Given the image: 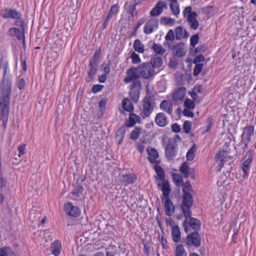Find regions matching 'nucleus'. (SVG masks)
<instances>
[{
  "mask_svg": "<svg viewBox=\"0 0 256 256\" xmlns=\"http://www.w3.org/2000/svg\"><path fill=\"white\" fill-rule=\"evenodd\" d=\"M25 34V30H22L16 27L10 28L6 32V36L10 37H16L18 40H22L24 35Z\"/></svg>",
  "mask_w": 256,
  "mask_h": 256,
  "instance_id": "4468645a",
  "label": "nucleus"
},
{
  "mask_svg": "<svg viewBox=\"0 0 256 256\" xmlns=\"http://www.w3.org/2000/svg\"><path fill=\"white\" fill-rule=\"evenodd\" d=\"M172 130L174 132H180L181 131V128L178 123H174L172 125Z\"/></svg>",
  "mask_w": 256,
  "mask_h": 256,
  "instance_id": "338daca9",
  "label": "nucleus"
},
{
  "mask_svg": "<svg viewBox=\"0 0 256 256\" xmlns=\"http://www.w3.org/2000/svg\"><path fill=\"white\" fill-rule=\"evenodd\" d=\"M201 242V236L196 231L188 234L186 237V244L188 246L198 248L200 246Z\"/></svg>",
  "mask_w": 256,
  "mask_h": 256,
  "instance_id": "423d86ee",
  "label": "nucleus"
},
{
  "mask_svg": "<svg viewBox=\"0 0 256 256\" xmlns=\"http://www.w3.org/2000/svg\"><path fill=\"white\" fill-rule=\"evenodd\" d=\"M227 152L224 150L219 151L216 155V160L220 161L218 166L219 167L218 171H220L222 168L224 166V164L227 160Z\"/></svg>",
  "mask_w": 256,
  "mask_h": 256,
  "instance_id": "412c9836",
  "label": "nucleus"
},
{
  "mask_svg": "<svg viewBox=\"0 0 256 256\" xmlns=\"http://www.w3.org/2000/svg\"><path fill=\"white\" fill-rule=\"evenodd\" d=\"M173 55L176 57H182L186 54L184 50V44L180 42L176 45H174L172 48Z\"/></svg>",
  "mask_w": 256,
  "mask_h": 256,
  "instance_id": "dca6fc26",
  "label": "nucleus"
},
{
  "mask_svg": "<svg viewBox=\"0 0 256 256\" xmlns=\"http://www.w3.org/2000/svg\"><path fill=\"white\" fill-rule=\"evenodd\" d=\"M172 240L175 242H178L181 237L180 231V227L176 225L172 227Z\"/></svg>",
  "mask_w": 256,
  "mask_h": 256,
  "instance_id": "cd10ccee",
  "label": "nucleus"
},
{
  "mask_svg": "<svg viewBox=\"0 0 256 256\" xmlns=\"http://www.w3.org/2000/svg\"><path fill=\"white\" fill-rule=\"evenodd\" d=\"M174 22V20L170 18L162 16L160 18V23L164 26H172Z\"/></svg>",
  "mask_w": 256,
  "mask_h": 256,
  "instance_id": "a19ab883",
  "label": "nucleus"
},
{
  "mask_svg": "<svg viewBox=\"0 0 256 256\" xmlns=\"http://www.w3.org/2000/svg\"><path fill=\"white\" fill-rule=\"evenodd\" d=\"M199 38V35L198 34L192 36L190 38V45L192 47H194L198 43Z\"/></svg>",
  "mask_w": 256,
  "mask_h": 256,
  "instance_id": "4d7b16f0",
  "label": "nucleus"
},
{
  "mask_svg": "<svg viewBox=\"0 0 256 256\" xmlns=\"http://www.w3.org/2000/svg\"><path fill=\"white\" fill-rule=\"evenodd\" d=\"M172 179L175 184L178 186H180L183 184L184 180L182 177L179 174H173Z\"/></svg>",
  "mask_w": 256,
  "mask_h": 256,
  "instance_id": "37998d69",
  "label": "nucleus"
},
{
  "mask_svg": "<svg viewBox=\"0 0 256 256\" xmlns=\"http://www.w3.org/2000/svg\"><path fill=\"white\" fill-rule=\"evenodd\" d=\"M14 25L15 26L20 27V29H22V30H25V23L24 18H22V13L20 15L18 16L17 18L14 19Z\"/></svg>",
  "mask_w": 256,
  "mask_h": 256,
  "instance_id": "72a5a7b5",
  "label": "nucleus"
},
{
  "mask_svg": "<svg viewBox=\"0 0 256 256\" xmlns=\"http://www.w3.org/2000/svg\"><path fill=\"white\" fill-rule=\"evenodd\" d=\"M167 8L168 6L166 2L163 0L159 1L150 10V15L152 16H158L162 12L164 9H166Z\"/></svg>",
  "mask_w": 256,
  "mask_h": 256,
  "instance_id": "ddd939ff",
  "label": "nucleus"
},
{
  "mask_svg": "<svg viewBox=\"0 0 256 256\" xmlns=\"http://www.w3.org/2000/svg\"><path fill=\"white\" fill-rule=\"evenodd\" d=\"M176 38L177 40H180L182 38H187L188 36V33L186 30L183 29L182 26H178L175 29Z\"/></svg>",
  "mask_w": 256,
  "mask_h": 256,
  "instance_id": "b1692460",
  "label": "nucleus"
},
{
  "mask_svg": "<svg viewBox=\"0 0 256 256\" xmlns=\"http://www.w3.org/2000/svg\"><path fill=\"white\" fill-rule=\"evenodd\" d=\"M254 126L252 125L247 126L244 128L243 132L240 136L241 140L250 142L251 136L254 134Z\"/></svg>",
  "mask_w": 256,
  "mask_h": 256,
  "instance_id": "f3484780",
  "label": "nucleus"
},
{
  "mask_svg": "<svg viewBox=\"0 0 256 256\" xmlns=\"http://www.w3.org/2000/svg\"><path fill=\"white\" fill-rule=\"evenodd\" d=\"M146 152L148 154V160L152 164H158L156 159L158 158L159 154L155 148L148 147Z\"/></svg>",
  "mask_w": 256,
  "mask_h": 256,
  "instance_id": "aec40b11",
  "label": "nucleus"
},
{
  "mask_svg": "<svg viewBox=\"0 0 256 256\" xmlns=\"http://www.w3.org/2000/svg\"><path fill=\"white\" fill-rule=\"evenodd\" d=\"M132 81L133 82L131 86V90H138V92H139L142 86L140 81L138 80H135Z\"/></svg>",
  "mask_w": 256,
  "mask_h": 256,
  "instance_id": "6e6d98bb",
  "label": "nucleus"
},
{
  "mask_svg": "<svg viewBox=\"0 0 256 256\" xmlns=\"http://www.w3.org/2000/svg\"><path fill=\"white\" fill-rule=\"evenodd\" d=\"M122 105L124 109L130 113L134 110V105L128 98L123 99Z\"/></svg>",
  "mask_w": 256,
  "mask_h": 256,
  "instance_id": "7c9ffc66",
  "label": "nucleus"
},
{
  "mask_svg": "<svg viewBox=\"0 0 256 256\" xmlns=\"http://www.w3.org/2000/svg\"><path fill=\"white\" fill-rule=\"evenodd\" d=\"M21 12L16 9L5 8L0 10V14L4 19L14 20L20 15Z\"/></svg>",
  "mask_w": 256,
  "mask_h": 256,
  "instance_id": "9b49d317",
  "label": "nucleus"
},
{
  "mask_svg": "<svg viewBox=\"0 0 256 256\" xmlns=\"http://www.w3.org/2000/svg\"><path fill=\"white\" fill-rule=\"evenodd\" d=\"M64 210L66 214L70 217L77 218L81 214L80 208L74 206L71 202H68L64 204Z\"/></svg>",
  "mask_w": 256,
  "mask_h": 256,
  "instance_id": "1a4fd4ad",
  "label": "nucleus"
},
{
  "mask_svg": "<svg viewBox=\"0 0 256 256\" xmlns=\"http://www.w3.org/2000/svg\"><path fill=\"white\" fill-rule=\"evenodd\" d=\"M133 47L134 50L138 53H144V45L138 39L134 41Z\"/></svg>",
  "mask_w": 256,
  "mask_h": 256,
  "instance_id": "473e14b6",
  "label": "nucleus"
},
{
  "mask_svg": "<svg viewBox=\"0 0 256 256\" xmlns=\"http://www.w3.org/2000/svg\"><path fill=\"white\" fill-rule=\"evenodd\" d=\"M170 7L172 14L178 17L180 12L178 4V2L170 4Z\"/></svg>",
  "mask_w": 256,
  "mask_h": 256,
  "instance_id": "ea45409f",
  "label": "nucleus"
},
{
  "mask_svg": "<svg viewBox=\"0 0 256 256\" xmlns=\"http://www.w3.org/2000/svg\"><path fill=\"white\" fill-rule=\"evenodd\" d=\"M104 86L102 84H94L92 88L91 91L94 94H96L102 90Z\"/></svg>",
  "mask_w": 256,
  "mask_h": 256,
  "instance_id": "13d9d810",
  "label": "nucleus"
},
{
  "mask_svg": "<svg viewBox=\"0 0 256 256\" xmlns=\"http://www.w3.org/2000/svg\"><path fill=\"white\" fill-rule=\"evenodd\" d=\"M182 186H183L182 190L183 193L184 192H190L193 191L192 185L189 181H186L184 183L183 182V184Z\"/></svg>",
  "mask_w": 256,
  "mask_h": 256,
  "instance_id": "603ef678",
  "label": "nucleus"
},
{
  "mask_svg": "<svg viewBox=\"0 0 256 256\" xmlns=\"http://www.w3.org/2000/svg\"><path fill=\"white\" fill-rule=\"evenodd\" d=\"M194 68L193 74L195 76H197L202 72L204 68L203 64H196Z\"/></svg>",
  "mask_w": 256,
  "mask_h": 256,
  "instance_id": "a18cd8bd",
  "label": "nucleus"
},
{
  "mask_svg": "<svg viewBox=\"0 0 256 256\" xmlns=\"http://www.w3.org/2000/svg\"><path fill=\"white\" fill-rule=\"evenodd\" d=\"M178 144L176 142H169L165 148L166 157L168 160H172L176 156Z\"/></svg>",
  "mask_w": 256,
  "mask_h": 256,
  "instance_id": "9d476101",
  "label": "nucleus"
},
{
  "mask_svg": "<svg viewBox=\"0 0 256 256\" xmlns=\"http://www.w3.org/2000/svg\"><path fill=\"white\" fill-rule=\"evenodd\" d=\"M142 132V128L140 126H136L134 130L131 132L130 138L136 140L140 136Z\"/></svg>",
  "mask_w": 256,
  "mask_h": 256,
  "instance_id": "c9c22d12",
  "label": "nucleus"
},
{
  "mask_svg": "<svg viewBox=\"0 0 256 256\" xmlns=\"http://www.w3.org/2000/svg\"><path fill=\"white\" fill-rule=\"evenodd\" d=\"M213 6H208L202 8V12L203 14H210L213 12Z\"/></svg>",
  "mask_w": 256,
  "mask_h": 256,
  "instance_id": "bf43d9fd",
  "label": "nucleus"
},
{
  "mask_svg": "<svg viewBox=\"0 0 256 256\" xmlns=\"http://www.w3.org/2000/svg\"><path fill=\"white\" fill-rule=\"evenodd\" d=\"M108 102V99L106 98H102L99 102V107L102 110L105 109L106 104Z\"/></svg>",
  "mask_w": 256,
  "mask_h": 256,
  "instance_id": "69168bd1",
  "label": "nucleus"
},
{
  "mask_svg": "<svg viewBox=\"0 0 256 256\" xmlns=\"http://www.w3.org/2000/svg\"><path fill=\"white\" fill-rule=\"evenodd\" d=\"M156 124L160 127H164L168 125V121L166 115L163 112L158 113L154 118Z\"/></svg>",
  "mask_w": 256,
  "mask_h": 256,
  "instance_id": "4be33fe9",
  "label": "nucleus"
},
{
  "mask_svg": "<svg viewBox=\"0 0 256 256\" xmlns=\"http://www.w3.org/2000/svg\"><path fill=\"white\" fill-rule=\"evenodd\" d=\"M185 108L194 109L195 108V102L190 98H186L184 102Z\"/></svg>",
  "mask_w": 256,
  "mask_h": 256,
  "instance_id": "49530a36",
  "label": "nucleus"
},
{
  "mask_svg": "<svg viewBox=\"0 0 256 256\" xmlns=\"http://www.w3.org/2000/svg\"><path fill=\"white\" fill-rule=\"evenodd\" d=\"M158 21L157 19L151 18L148 20L146 23L144 32L146 34H149L153 32L155 30L158 29Z\"/></svg>",
  "mask_w": 256,
  "mask_h": 256,
  "instance_id": "f8f14e48",
  "label": "nucleus"
},
{
  "mask_svg": "<svg viewBox=\"0 0 256 256\" xmlns=\"http://www.w3.org/2000/svg\"><path fill=\"white\" fill-rule=\"evenodd\" d=\"M119 8L120 6L118 4H116L112 6L108 12V16L112 18L116 14L118 13Z\"/></svg>",
  "mask_w": 256,
  "mask_h": 256,
  "instance_id": "79ce46f5",
  "label": "nucleus"
},
{
  "mask_svg": "<svg viewBox=\"0 0 256 256\" xmlns=\"http://www.w3.org/2000/svg\"><path fill=\"white\" fill-rule=\"evenodd\" d=\"M160 109L167 112L169 114H171L173 112L172 104L168 100H162L160 104Z\"/></svg>",
  "mask_w": 256,
  "mask_h": 256,
  "instance_id": "bb28decb",
  "label": "nucleus"
},
{
  "mask_svg": "<svg viewBox=\"0 0 256 256\" xmlns=\"http://www.w3.org/2000/svg\"><path fill=\"white\" fill-rule=\"evenodd\" d=\"M25 84V80L23 78H19L16 82L18 88L20 90L24 89Z\"/></svg>",
  "mask_w": 256,
  "mask_h": 256,
  "instance_id": "052dcab7",
  "label": "nucleus"
},
{
  "mask_svg": "<svg viewBox=\"0 0 256 256\" xmlns=\"http://www.w3.org/2000/svg\"><path fill=\"white\" fill-rule=\"evenodd\" d=\"M16 256L15 252L9 246H4L0 248V256Z\"/></svg>",
  "mask_w": 256,
  "mask_h": 256,
  "instance_id": "c756f323",
  "label": "nucleus"
},
{
  "mask_svg": "<svg viewBox=\"0 0 256 256\" xmlns=\"http://www.w3.org/2000/svg\"><path fill=\"white\" fill-rule=\"evenodd\" d=\"M6 184V180L4 178L2 174L0 173V189L5 187Z\"/></svg>",
  "mask_w": 256,
  "mask_h": 256,
  "instance_id": "774afa93",
  "label": "nucleus"
},
{
  "mask_svg": "<svg viewBox=\"0 0 256 256\" xmlns=\"http://www.w3.org/2000/svg\"><path fill=\"white\" fill-rule=\"evenodd\" d=\"M198 14L196 12L187 16V21L188 22L190 27L191 29L196 30L199 26V23L196 20Z\"/></svg>",
  "mask_w": 256,
  "mask_h": 256,
  "instance_id": "a211bd4d",
  "label": "nucleus"
},
{
  "mask_svg": "<svg viewBox=\"0 0 256 256\" xmlns=\"http://www.w3.org/2000/svg\"><path fill=\"white\" fill-rule=\"evenodd\" d=\"M101 54V49L98 48L96 50L92 57L90 58L88 64L90 68L88 74L94 76L96 74L99 63L100 62V58Z\"/></svg>",
  "mask_w": 256,
  "mask_h": 256,
  "instance_id": "20e7f679",
  "label": "nucleus"
},
{
  "mask_svg": "<svg viewBox=\"0 0 256 256\" xmlns=\"http://www.w3.org/2000/svg\"><path fill=\"white\" fill-rule=\"evenodd\" d=\"M130 96L134 101L137 102L139 98V92L138 90H131L130 92Z\"/></svg>",
  "mask_w": 256,
  "mask_h": 256,
  "instance_id": "5fc2aeb1",
  "label": "nucleus"
},
{
  "mask_svg": "<svg viewBox=\"0 0 256 256\" xmlns=\"http://www.w3.org/2000/svg\"><path fill=\"white\" fill-rule=\"evenodd\" d=\"M51 252L55 256H58L60 253L62 249L61 242L58 240H55L51 244Z\"/></svg>",
  "mask_w": 256,
  "mask_h": 256,
  "instance_id": "393cba45",
  "label": "nucleus"
},
{
  "mask_svg": "<svg viewBox=\"0 0 256 256\" xmlns=\"http://www.w3.org/2000/svg\"><path fill=\"white\" fill-rule=\"evenodd\" d=\"M136 122L138 124L142 123L140 117L134 113L130 112L129 115L128 120L126 121V126L128 128H131L134 126Z\"/></svg>",
  "mask_w": 256,
  "mask_h": 256,
  "instance_id": "6ab92c4d",
  "label": "nucleus"
},
{
  "mask_svg": "<svg viewBox=\"0 0 256 256\" xmlns=\"http://www.w3.org/2000/svg\"><path fill=\"white\" fill-rule=\"evenodd\" d=\"M249 142L241 140L238 145L240 148L236 150V154L238 156L244 154Z\"/></svg>",
  "mask_w": 256,
  "mask_h": 256,
  "instance_id": "2f4dec72",
  "label": "nucleus"
},
{
  "mask_svg": "<svg viewBox=\"0 0 256 256\" xmlns=\"http://www.w3.org/2000/svg\"><path fill=\"white\" fill-rule=\"evenodd\" d=\"M165 39L166 41H172L174 39V32L172 30H170L165 36Z\"/></svg>",
  "mask_w": 256,
  "mask_h": 256,
  "instance_id": "e2e57ef3",
  "label": "nucleus"
},
{
  "mask_svg": "<svg viewBox=\"0 0 256 256\" xmlns=\"http://www.w3.org/2000/svg\"><path fill=\"white\" fill-rule=\"evenodd\" d=\"M187 253L183 245L178 244L175 250V256H186Z\"/></svg>",
  "mask_w": 256,
  "mask_h": 256,
  "instance_id": "4c0bfd02",
  "label": "nucleus"
},
{
  "mask_svg": "<svg viewBox=\"0 0 256 256\" xmlns=\"http://www.w3.org/2000/svg\"><path fill=\"white\" fill-rule=\"evenodd\" d=\"M204 56L202 54H198L195 56L193 63L194 64H200V62H202L204 60Z\"/></svg>",
  "mask_w": 256,
  "mask_h": 256,
  "instance_id": "0e129e2a",
  "label": "nucleus"
},
{
  "mask_svg": "<svg viewBox=\"0 0 256 256\" xmlns=\"http://www.w3.org/2000/svg\"><path fill=\"white\" fill-rule=\"evenodd\" d=\"M159 71L156 72L149 62H143L138 66H132L128 68L126 71L127 76L124 78V81L126 83H129L140 77L148 80L153 78Z\"/></svg>",
  "mask_w": 256,
  "mask_h": 256,
  "instance_id": "f257e3e1",
  "label": "nucleus"
},
{
  "mask_svg": "<svg viewBox=\"0 0 256 256\" xmlns=\"http://www.w3.org/2000/svg\"><path fill=\"white\" fill-rule=\"evenodd\" d=\"M254 154V151L253 150H248L246 156H248V158L242 164L241 168L243 172L242 176L244 178H247L248 176V172L252 162Z\"/></svg>",
  "mask_w": 256,
  "mask_h": 256,
  "instance_id": "39448f33",
  "label": "nucleus"
},
{
  "mask_svg": "<svg viewBox=\"0 0 256 256\" xmlns=\"http://www.w3.org/2000/svg\"><path fill=\"white\" fill-rule=\"evenodd\" d=\"M182 202L180 204V208L184 216L188 218L192 214L191 208L193 206L194 199L190 192H184L182 196Z\"/></svg>",
  "mask_w": 256,
  "mask_h": 256,
  "instance_id": "7ed1b4c3",
  "label": "nucleus"
},
{
  "mask_svg": "<svg viewBox=\"0 0 256 256\" xmlns=\"http://www.w3.org/2000/svg\"><path fill=\"white\" fill-rule=\"evenodd\" d=\"M154 170L158 178L161 180H164L165 179V172L164 169L160 166H155Z\"/></svg>",
  "mask_w": 256,
  "mask_h": 256,
  "instance_id": "e433bc0d",
  "label": "nucleus"
},
{
  "mask_svg": "<svg viewBox=\"0 0 256 256\" xmlns=\"http://www.w3.org/2000/svg\"><path fill=\"white\" fill-rule=\"evenodd\" d=\"M179 170L182 174L186 173L189 172V166L188 164L186 162H183Z\"/></svg>",
  "mask_w": 256,
  "mask_h": 256,
  "instance_id": "680f3d73",
  "label": "nucleus"
},
{
  "mask_svg": "<svg viewBox=\"0 0 256 256\" xmlns=\"http://www.w3.org/2000/svg\"><path fill=\"white\" fill-rule=\"evenodd\" d=\"M128 10L132 18L138 14L136 5L133 4H130L128 6Z\"/></svg>",
  "mask_w": 256,
  "mask_h": 256,
  "instance_id": "09e8293b",
  "label": "nucleus"
},
{
  "mask_svg": "<svg viewBox=\"0 0 256 256\" xmlns=\"http://www.w3.org/2000/svg\"><path fill=\"white\" fill-rule=\"evenodd\" d=\"M149 62L152 65L154 70H155L156 68H160L162 66L163 60L161 57L155 54L151 58Z\"/></svg>",
  "mask_w": 256,
  "mask_h": 256,
  "instance_id": "5701e85b",
  "label": "nucleus"
},
{
  "mask_svg": "<svg viewBox=\"0 0 256 256\" xmlns=\"http://www.w3.org/2000/svg\"><path fill=\"white\" fill-rule=\"evenodd\" d=\"M213 118L212 116H209L206 120V129L204 130V133L208 132L212 128L213 124Z\"/></svg>",
  "mask_w": 256,
  "mask_h": 256,
  "instance_id": "de8ad7c7",
  "label": "nucleus"
},
{
  "mask_svg": "<svg viewBox=\"0 0 256 256\" xmlns=\"http://www.w3.org/2000/svg\"><path fill=\"white\" fill-rule=\"evenodd\" d=\"M128 126H126V124L122 125L116 132V138H118L120 136H123L124 137V134L126 132V128Z\"/></svg>",
  "mask_w": 256,
  "mask_h": 256,
  "instance_id": "3c124183",
  "label": "nucleus"
},
{
  "mask_svg": "<svg viewBox=\"0 0 256 256\" xmlns=\"http://www.w3.org/2000/svg\"><path fill=\"white\" fill-rule=\"evenodd\" d=\"M192 122L190 121L186 120L183 124V129L186 134H189L192 130Z\"/></svg>",
  "mask_w": 256,
  "mask_h": 256,
  "instance_id": "8fccbe9b",
  "label": "nucleus"
},
{
  "mask_svg": "<svg viewBox=\"0 0 256 256\" xmlns=\"http://www.w3.org/2000/svg\"><path fill=\"white\" fill-rule=\"evenodd\" d=\"M145 22V19L144 18H140L138 22H137L136 26L134 28L133 32H132L130 34V37L133 36H136V35L137 31L138 28L140 26H141Z\"/></svg>",
  "mask_w": 256,
  "mask_h": 256,
  "instance_id": "c03bdc74",
  "label": "nucleus"
},
{
  "mask_svg": "<svg viewBox=\"0 0 256 256\" xmlns=\"http://www.w3.org/2000/svg\"><path fill=\"white\" fill-rule=\"evenodd\" d=\"M130 58H132V62L133 64H138L141 62V60L140 58V56L134 52L131 54Z\"/></svg>",
  "mask_w": 256,
  "mask_h": 256,
  "instance_id": "864d4df0",
  "label": "nucleus"
},
{
  "mask_svg": "<svg viewBox=\"0 0 256 256\" xmlns=\"http://www.w3.org/2000/svg\"><path fill=\"white\" fill-rule=\"evenodd\" d=\"M158 187L162 192L163 196H161L162 201L164 204V210L165 214L167 216H171L174 212L175 208L172 202L169 198L170 192V184L168 180L164 181L161 184H158Z\"/></svg>",
  "mask_w": 256,
  "mask_h": 256,
  "instance_id": "f03ea898",
  "label": "nucleus"
},
{
  "mask_svg": "<svg viewBox=\"0 0 256 256\" xmlns=\"http://www.w3.org/2000/svg\"><path fill=\"white\" fill-rule=\"evenodd\" d=\"M122 177L123 178L122 182L125 184V186L133 184L137 179L136 175L134 174H122Z\"/></svg>",
  "mask_w": 256,
  "mask_h": 256,
  "instance_id": "a878e982",
  "label": "nucleus"
},
{
  "mask_svg": "<svg viewBox=\"0 0 256 256\" xmlns=\"http://www.w3.org/2000/svg\"><path fill=\"white\" fill-rule=\"evenodd\" d=\"M188 225L194 230V232H198L201 228L200 221L196 218L191 217V216L188 218H186L183 222V226L186 232H188Z\"/></svg>",
  "mask_w": 256,
  "mask_h": 256,
  "instance_id": "6e6552de",
  "label": "nucleus"
},
{
  "mask_svg": "<svg viewBox=\"0 0 256 256\" xmlns=\"http://www.w3.org/2000/svg\"><path fill=\"white\" fill-rule=\"evenodd\" d=\"M196 149V146L195 144L191 146L186 154V158L188 160L192 161L194 159Z\"/></svg>",
  "mask_w": 256,
  "mask_h": 256,
  "instance_id": "f704fd0d",
  "label": "nucleus"
},
{
  "mask_svg": "<svg viewBox=\"0 0 256 256\" xmlns=\"http://www.w3.org/2000/svg\"><path fill=\"white\" fill-rule=\"evenodd\" d=\"M154 109V104L150 96L146 97L142 104V116L144 118L149 117Z\"/></svg>",
  "mask_w": 256,
  "mask_h": 256,
  "instance_id": "0eeeda50",
  "label": "nucleus"
},
{
  "mask_svg": "<svg viewBox=\"0 0 256 256\" xmlns=\"http://www.w3.org/2000/svg\"><path fill=\"white\" fill-rule=\"evenodd\" d=\"M154 52L158 54H162L166 52V50L160 44H154L152 46Z\"/></svg>",
  "mask_w": 256,
  "mask_h": 256,
  "instance_id": "58836bf2",
  "label": "nucleus"
},
{
  "mask_svg": "<svg viewBox=\"0 0 256 256\" xmlns=\"http://www.w3.org/2000/svg\"><path fill=\"white\" fill-rule=\"evenodd\" d=\"M74 188L70 193V198L73 200H78L82 195L84 190V186L82 185H74Z\"/></svg>",
  "mask_w": 256,
  "mask_h": 256,
  "instance_id": "2eb2a0df",
  "label": "nucleus"
},
{
  "mask_svg": "<svg viewBox=\"0 0 256 256\" xmlns=\"http://www.w3.org/2000/svg\"><path fill=\"white\" fill-rule=\"evenodd\" d=\"M186 88L184 87L180 88L178 90L175 92L172 95V99L176 102L182 100L185 95Z\"/></svg>",
  "mask_w": 256,
  "mask_h": 256,
  "instance_id": "c85d7f7f",
  "label": "nucleus"
}]
</instances>
